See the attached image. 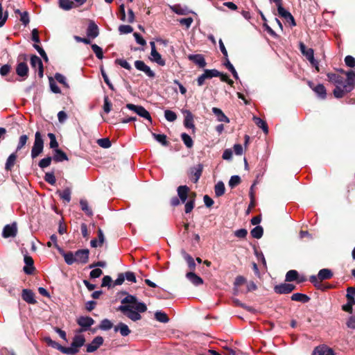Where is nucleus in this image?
Here are the masks:
<instances>
[{
  "instance_id": "obj_1",
  "label": "nucleus",
  "mask_w": 355,
  "mask_h": 355,
  "mask_svg": "<svg viewBox=\"0 0 355 355\" xmlns=\"http://www.w3.org/2000/svg\"><path fill=\"white\" fill-rule=\"evenodd\" d=\"M121 304L119 310L132 321L141 320V313L147 310V306L144 303L139 302L136 297L131 295H128L124 297L121 300Z\"/></svg>"
},
{
  "instance_id": "obj_2",
  "label": "nucleus",
  "mask_w": 355,
  "mask_h": 355,
  "mask_svg": "<svg viewBox=\"0 0 355 355\" xmlns=\"http://www.w3.org/2000/svg\"><path fill=\"white\" fill-rule=\"evenodd\" d=\"M329 82L335 85L334 95L336 98H341L346 93L351 91V88L347 84L346 80L341 76L336 73H329L327 74Z\"/></svg>"
},
{
  "instance_id": "obj_3",
  "label": "nucleus",
  "mask_w": 355,
  "mask_h": 355,
  "mask_svg": "<svg viewBox=\"0 0 355 355\" xmlns=\"http://www.w3.org/2000/svg\"><path fill=\"white\" fill-rule=\"evenodd\" d=\"M85 338L80 333H76L73 338L70 347L62 348V352L68 355H73L79 352V349L84 345Z\"/></svg>"
},
{
  "instance_id": "obj_4",
  "label": "nucleus",
  "mask_w": 355,
  "mask_h": 355,
  "mask_svg": "<svg viewBox=\"0 0 355 355\" xmlns=\"http://www.w3.org/2000/svg\"><path fill=\"white\" fill-rule=\"evenodd\" d=\"M44 148V140L42 135L40 132H36L35 135V141L33 146L31 149V157L33 159L36 158L43 151Z\"/></svg>"
},
{
  "instance_id": "obj_5",
  "label": "nucleus",
  "mask_w": 355,
  "mask_h": 355,
  "mask_svg": "<svg viewBox=\"0 0 355 355\" xmlns=\"http://www.w3.org/2000/svg\"><path fill=\"white\" fill-rule=\"evenodd\" d=\"M333 273L331 270L327 268L322 269L319 271L317 276L312 275L310 277V281L315 286H319L322 281L331 278Z\"/></svg>"
},
{
  "instance_id": "obj_6",
  "label": "nucleus",
  "mask_w": 355,
  "mask_h": 355,
  "mask_svg": "<svg viewBox=\"0 0 355 355\" xmlns=\"http://www.w3.org/2000/svg\"><path fill=\"white\" fill-rule=\"evenodd\" d=\"M300 49L302 53L306 57L311 64L315 67V69L319 71L318 62L314 59V53L312 49H306L305 45L301 42L300 44Z\"/></svg>"
},
{
  "instance_id": "obj_7",
  "label": "nucleus",
  "mask_w": 355,
  "mask_h": 355,
  "mask_svg": "<svg viewBox=\"0 0 355 355\" xmlns=\"http://www.w3.org/2000/svg\"><path fill=\"white\" fill-rule=\"evenodd\" d=\"M151 51L149 59L153 62L159 64V66H164L166 64L165 60L162 58L161 54L157 52L155 46V44L154 42H150Z\"/></svg>"
},
{
  "instance_id": "obj_8",
  "label": "nucleus",
  "mask_w": 355,
  "mask_h": 355,
  "mask_svg": "<svg viewBox=\"0 0 355 355\" xmlns=\"http://www.w3.org/2000/svg\"><path fill=\"white\" fill-rule=\"evenodd\" d=\"M93 318L88 316H80L77 319V323L80 326V329L76 331V333H81L89 329L94 324Z\"/></svg>"
},
{
  "instance_id": "obj_9",
  "label": "nucleus",
  "mask_w": 355,
  "mask_h": 355,
  "mask_svg": "<svg viewBox=\"0 0 355 355\" xmlns=\"http://www.w3.org/2000/svg\"><path fill=\"white\" fill-rule=\"evenodd\" d=\"M126 107L129 110L137 113L141 117H143V118L148 120L150 122L152 121L151 116H150L149 112L144 107L140 106V105H135L130 104V103L127 104Z\"/></svg>"
},
{
  "instance_id": "obj_10",
  "label": "nucleus",
  "mask_w": 355,
  "mask_h": 355,
  "mask_svg": "<svg viewBox=\"0 0 355 355\" xmlns=\"http://www.w3.org/2000/svg\"><path fill=\"white\" fill-rule=\"evenodd\" d=\"M89 251L87 249L79 250L75 252L76 263L85 264L89 261Z\"/></svg>"
},
{
  "instance_id": "obj_11",
  "label": "nucleus",
  "mask_w": 355,
  "mask_h": 355,
  "mask_svg": "<svg viewBox=\"0 0 355 355\" xmlns=\"http://www.w3.org/2000/svg\"><path fill=\"white\" fill-rule=\"evenodd\" d=\"M135 66L139 71H143L149 78H154L155 73L150 68L145 64L144 61L137 60L135 62Z\"/></svg>"
},
{
  "instance_id": "obj_12",
  "label": "nucleus",
  "mask_w": 355,
  "mask_h": 355,
  "mask_svg": "<svg viewBox=\"0 0 355 355\" xmlns=\"http://www.w3.org/2000/svg\"><path fill=\"white\" fill-rule=\"evenodd\" d=\"M17 232V227L16 223L6 225L2 232V236L4 238L15 237Z\"/></svg>"
},
{
  "instance_id": "obj_13",
  "label": "nucleus",
  "mask_w": 355,
  "mask_h": 355,
  "mask_svg": "<svg viewBox=\"0 0 355 355\" xmlns=\"http://www.w3.org/2000/svg\"><path fill=\"white\" fill-rule=\"evenodd\" d=\"M295 288V286L292 284H282L275 286L274 290L275 293L279 294H286L292 292Z\"/></svg>"
},
{
  "instance_id": "obj_14",
  "label": "nucleus",
  "mask_w": 355,
  "mask_h": 355,
  "mask_svg": "<svg viewBox=\"0 0 355 355\" xmlns=\"http://www.w3.org/2000/svg\"><path fill=\"white\" fill-rule=\"evenodd\" d=\"M103 338L101 336L95 337L91 343L87 345V352L89 353L95 352L103 343Z\"/></svg>"
},
{
  "instance_id": "obj_15",
  "label": "nucleus",
  "mask_w": 355,
  "mask_h": 355,
  "mask_svg": "<svg viewBox=\"0 0 355 355\" xmlns=\"http://www.w3.org/2000/svg\"><path fill=\"white\" fill-rule=\"evenodd\" d=\"M31 67L36 69H38L39 76L40 77L43 76V64L41 59L37 55H32L31 58Z\"/></svg>"
},
{
  "instance_id": "obj_16",
  "label": "nucleus",
  "mask_w": 355,
  "mask_h": 355,
  "mask_svg": "<svg viewBox=\"0 0 355 355\" xmlns=\"http://www.w3.org/2000/svg\"><path fill=\"white\" fill-rule=\"evenodd\" d=\"M203 166L202 164H198L196 166L191 168V179L193 182H197L201 176Z\"/></svg>"
},
{
  "instance_id": "obj_17",
  "label": "nucleus",
  "mask_w": 355,
  "mask_h": 355,
  "mask_svg": "<svg viewBox=\"0 0 355 355\" xmlns=\"http://www.w3.org/2000/svg\"><path fill=\"white\" fill-rule=\"evenodd\" d=\"M309 85L317 94L318 97L322 99H324L326 98V89L323 85L319 84L314 87L311 82H309Z\"/></svg>"
},
{
  "instance_id": "obj_18",
  "label": "nucleus",
  "mask_w": 355,
  "mask_h": 355,
  "mask_svg": "<svg viewBox=\"0 0 355 355\" xmlns=\"http://www.w3.org/2000/svg\"><path fill=\"white\" fill-rule=\"evenodd\" d=\"M22 299L28 304H34L37 302L33 292L28 289H24L21 293Z\"/></svg>"
},
{
  "instance_id": "obj_19",
  "label": "nucleus",
  "mask_w": 355,
  "mask_h": 355,
  "mask_svg": "<svg viewBox=\"0 0 355 355\" xmlns=\"http://www.w3.org/2000/svg\"><path fill=\"white\" fill-rule=\"evenodd\" d=\"M59 252L63 256L65 262L68 265H72L76 263V257L75 253L71 252H65L62 248H59Z\"/></svg>"
},
{
  "instance_id": "obj_20",
  "label": "nucleus",
  "mask_w": 355,
  "mask_h": 355,
  "mask_svg": "<svg viewBox=\"0 0 355 355\" xmlns=\"http://www.w3.org/2000/svg\"><path fill=\"white\" fill-rule=\"evenodd\" d=\"M16 73L21 77H26L28 73V67L25 62H20L16 67Z\"/></svg>"
},
{
  "instance_id": "obj_21",
  "label": "nucleus",
  "mask_w": 355,
  "mask_h": 355,
  "mask_svg": "<svg viewBox=\"0 0 355 355\" xmlns=\"http://www.w3.org/2000/svg\"><path fill=\"white\" fill-rule=\"evenodd\" d=\"M186 277L195 286H199L203 284L202 279L193 272H187Z\"/></svg>"
},
{
  "instance_id": "obj_22",
  "label": "nucleus",
  "mask_w": 355,
  "mask_h": 355,
  "mask_svg": "<svg viewBox=\"0 0 355 355\" xmlns=\"http://www.w3.org/2000/svg\"><path fill=\"white\" fill-rule=\"evenodd\" d=\"M189 189L187 186H180L178 188V194L181 200V202L184 203L187 199Z\"/></svg>"
},
{
  "instance_id": "obj_23",
  "label": "nucleus",
  "mask_w": 355,
  "mask_h": 355,
  "mask_svg": "<svg viewBox=\"0 0 355 355\" xmlns=\"http://www.w3.org/2000/svg\"><path fill=\"white\" fill-rule=\"evenodd\" d=\"M87 35L89 37L92 39L96 38L98 35V28L94 22H90L87 31Z\"/></svg>"
},
{
  "instance_id": "obj_24",
  "label": "nucleus",
  "mask_w": 355,
  "mask_h": 355,
  "mask_svg": "<svg viewBox=\"0 0 355 355\" xmlns=\"http://www.w3.org/2000/svg\"><path fill=\"white\" fill-rule=\"evenodd\" d=\"M189 59L195 62L200 67H204L206 66V62L202 55H189Z\"/></svg>"
},
{
  "instance_id": "obj_25",
  "label": "nucleus",
  "mask_w": 355,
  "mask_h": 355,
  "mask_svg": "<svg viewBox=\"0 0 355 355\" xmlns=\"http://www.w3.org/2000/svg\"><path fill=\"white\" fill-rule=\"evenodd\" d=\"M171 10L178 15H187L191 11L186 6H181L180 5H174L170 6Z\"/></svg>"
},
{
  "instance_id": "obj_26",
  "label": "nucleus",
  "mask_w": 355,
  "mask_h": 355,
  "mask_svg": "<svg viewBox=\"0 0 355 355\" xmlns=\"http://www.w3.org/2000/svg\"><path fill=\"white\" fill-rule=\"evenodd\" d=\"M212 112L215 114V116L217 117V119L218 121L225 122V123L230 122V119H228V117L226 116V115L223 112V111L220 109L217 108V107H213Z\"/></svg>"
},
{
  "instance_id": "obj_27",
  "label": "nucleus",
  "mask_w": 355,
  "mask_h": 355,
  "mask_svg": "<svg viewBox=\"0 0 355 355\" xmlns=\"http://www.w3.org/2000/svg\"><path fill=\"white\" fill-rule=\"evenodd\" d=\"M24 262L26 264V266L24 267V271L26 274H31L34 270L33 260L32 257L29 256H25Z\"/></svg>"
},
{
  "instance_id": "obj_28",
  "label": "nucleus",
  "mask_w": 355,
  "mask_h": 355,
  "mask_svg": "<svg viewBox=\"0 0 355 355\" xmlns=\"http://www.w3.org/2000/svg\"><path fill=\"white\" fill-rule=\"evenodd\" d=\"M341 72L346 75L347 84L349 86V87L351 88V90H352L353 88V86L355 85V71H350L348 72H344L343 71H341Z\"/></svg>"
},
{
  "instance_id": "obj_29",
  "label": "nucleus",
  "mask_w": 355,
  "mask_h": 355,
  "mask_svg": "<svg viewBox=\"0 0 355 355\" xmlns=\"http://www.w3.org/2000/svg\"><path fill=\"white\" fill-rule=\"evenodd\" d=\"M115 331H119L121 336H127L130 334V330L129 329L127 324L120 322L117 326L114 328Z\"/></svg>"
},
{
  "instance_id": "obj_30",
  "label": "nucleus",
  "mask_w": 355,
  "mask_h": 355,
  "mask_svg": "<svg viewBox=\"0 0 355 355\" xmlns=\"http://www.w3.org/2000/svg\"><path fill=\"white\" fill-rule=\"evenodd\" d=\"M59 6L64 10H69L74 7V3L70 0H59Z\"/></svg>"
},
{
  "instance_id": "obj_31",
  "label": "nucleus",
  "mask_w": 355,
  "mask_h": 355,
  "mask_svg": "<svg viewBox=\"0 0 355 355\" xmlns=\"http://www.w3.org/2000/svg\"><path fill=\"white\" fill-rule=\"evenodd\" d=\"M53 159L55 162H62L64 160H67L68 157H67V155L63 151L57 148L55 150V155L53 156Z\"/></svg>"
},
{
  "instance_id": "obj_32",
  "label": "nucleus",
  "mask_w": 355,
  "mask_h": 355,
  "mask_svg": "<svg viewBox=\"0 0 355 355\" xmlns=\"http://www.w3.org/2000/svg\"><path fill=\"white\" fill-rule=\"evenodd\" d=\"M253 121L255 123V124L258 127L261 128L266 134H267L268 132V128L267 124L263 120H262L261 119H260L259 117L254 116Z\"/></svg>"
},
{
  "instance_id": "obj_33",
  "label": "nucleus",
  "mask_w": 355,
  "mask_h": 355,
  "mask_svg": "<svg viewBox=\"0 0 355 355\" xmlns=\"http://www.w3.org/2000/svg\"><path fill=\"white\" fill-rule=\"evenodd\" d=\"M291 300L296 302H307L309 300V297L304 294L296 293L292 295Z\"/></svg>"
},
{
  "instance_id": "obj_34",
  "label": "nucleus",
  "mask_w": 355,
  "mask_h": 355,
  "mask_svg": "<svg viewBox=\"0 0 355 355\" xmlns=\"http://www.w3.org/2000/svg\"><path fill=\"white\" fill-rule=\"evenodd\" d=\"M277 6L278 13L282 17L284 18L286 20L291 19V14L282 7V3L278 4Z\"/></svg>"
},
{
  "instance_id": "obj_35",
  "label": "nucleus",
  "mask_w": 355,
  "mask_h": 355,
  "mask_svg": "<svg viewBox=\"0 0 355 355\" xmlns=\"http://www.w3.org/2000/svg\"><path fill=\"white\" fill-rule=\"evenodd\" d=\"M184 125L188 128H194L193 118L190 112H187L184 119Z\"/></svg>"
},
{
  "instance_id": "obj_36",
  "label": "nucleus",
  "mask_w": 355,
  "mask_h": 355,
  "mask_svg": "<svg viewBox=\"0 0 355 355\" xmlns=\"http://www.w3.org/2000/svg\"><path fill=\"white\" fill-rule=\"evenodd\" d=\"M191 195L192 196H190L189 200L185 204L184 210L187 214L190 213L194 207L196 195L195 193H192Z\"/></svg>"
},
{
  "instance_id": "obj_37",
  "label": "nucleus",
  "mask_w": 355,
  "mask_h": 355,
  "mask_svg": "<svg viewBox=\"0 0 355 355\" xmlns=\"http://www.w3.org/2000/svg\"><path fill=\"white\" fill-rule=\"evenodd\" d=\"M60 197L64 201L69 202L71 200V189L66 188L62 191H58Z\"/></svg>"
},
{
  "instance_id": "obj_38",
  "label": "nucleus",
  "mask_w": 355,
  "mask_h": 355,
  "mask_svg": "<svg viewBox=\"0 0 355 355\" xmlns=\"http://www.w3.org/2000/svg\"><path fill=\"white\" fill-rule=\"evenodd\" d=\"M182 255H183L184 259L187 262V264H188L189 268L191 270H194L195 268H196V263H195V261H194L193 259L192 258V257L190 256L189 254L186 253L185 252H182Z\"/></svg>"
},
{
  "instance_id": "obj_39",
  "label": "nucleus",
  "mask_w": 355,
  "mask_h": 355,
  "mask_svg": "<svg viewBox=\"0 0 355 355\" xmlns=\"http://www.w3.org/2000/svg\"><path fill=\"white\" fill-rule=\"evenodd\" d=\"M225 191V185L223 182H218L214 188L215 194L216 196L219 197L224 194Z\"/></svg>"
},
{
  "instance_id": "obj_40",
  "label": "nucleus",
  "mask_w": 355,
  "mask_h": 355,
  "mask_svg": "<svg viewBox=\"0 0 355 355\" xmlns=\"http://www.w3.org/2000/svg\"><path fill=\"white\" fill-rule=\"evenodd\" d=\"M329 347L325 345H321L315 347L313 352V355H326Z\"/></svg>"
},
{
  "instance_id": "obj_41",
  "label": "nucleus",
  "mask_w": 355,
  "mask_h": 355,
  "mask_svg": "<svg viewBox=\"0 0 355 355\" xmlns=\"http://www.w3.org/2000/svg\"><path fill=\"white\" fill-rule=\"evenodd\" d=\"M155 318L157 321L163 322V323H166L169 320L167 315L165 313L162 312V311H157L155 313Z\"/></svg>"
},
{
  "instance_id": "obj_42",
  "label": "nucleus",
  "mask_w": 355,
  "mask_h": 355,
  "mask_svg": "<svg viewBox=\"0 0 355 355\" xmlns=\"http://www.w3.org/2000/svg\"><path fill=\"white\" fill-rule=\"evenodd\" d=\"M263 228L261 226H257L251 231V235L254 239H260L263 235Z\"/></svg>"
},
{
  "instance_id": "obj_43",
  "label": "nucleus",
  "mask_w": 355,
  "mask_h": 355,
  "mask_svg": "<svg viewBox=\"0 0 355 355\" xmlns=\"http://www.w3.org/2000/svg\"><path fill=\"white\" fill-rule=\"evenodd\" d=\"M16 159L17 155L15 153H12L8 157L6 164V168L7 170H10L12 168V166L15 165Z\"/></svg>"
},
{
  "instance_id": "obj_44",
  "label": "nucleus",
  "mask_w": 355,
  "mask_h": 355,
  "mask_svg": "<svg viewBox=\"0 0 355 355\" xmlns=\"http://www.w3.org/2000/svg\"><path fill=\"white\" fill-rule=\"evenodd\" d=\"M353 292L352 291V287H349L347 289V302L349 304H350L352 306L354 305L355 304V300H354V297H355V295H353Z\"/></svg>"
},
{
  "instance_id": "obj_45",
  "label": "nucleus",
  "mask_w": 355,
  "mask_h": 355,
  "mask_svg": "<svg viewBox=\"0 0 355 355\" xmlns=\"http://www.w3.org/2000/svg\"><path fill=\"white\" fill-rule=\"evenodd\" d=\"M45 342L49 345L54 348L58 349L62 352V348H65V347L61 346L60 344L51 340L49 337H46L44 338Z\"/></svg>"
},
{
  "instance_id": "obj_46",
  "label": "nucleus",
  "mask_w": 355,
  "mask_h": 355,
  "mask_svg": "<svg viewBox=\"0 0 355 355\" xmlns=\"http://www.w3.org/2000/svg\"><path fill=\"white\" fill-rule=\"evenodd\" d=\"M80 205L82 210L84 211L87 215H89V216L92 215V211L91 209L89 208L87 200H81L80 201Z\"/></svg>"
},
{
  "instance_id": "obj_47",
  "label": "nucleus",
  "mask_w": 355,
  "mask_h": 355,
  "mask_svg": "<svg viewBox=\"0 0 355 355\" xmlns=\"http://www.w3.org/2000/svg\"><path fill=\"white\" fill-rule=\"evenodd\" d=\"M298 273L296 270H291L287 272L286 275V280L287 282H292L295 280L297 278Z\"/></svg>"
},
{
  "instance_id": "obj_48",
  "label": "nucleus",
  "mask_w": 355,
  "mask_h": 355,
  "mask_svg": "<svg viewBox=\"0 0 355 355\" xmlns=\"http://www.w3.org/2000/svg\"><path fill=\"white\" fill-rule=\"evenodd\" d=\"M181 137L187 147H188V148L192 147L193 140L189 135H187L186 133H182L181 135Z\"/></svg>"
},
{
  "instance_id": "obj_49",
  "label": "nucleus",
  "mask_w": 355,
  "mask_h": 355,
  "mask_svg": "<svg viewBox=\"0 0 355 355\" xmlns=\"http://www.w3.org/2000/svg\"><path fill=\"white\" fill-rule=\"evenodd\" d=\"M112 327V323L108 319H104L101 321L99 328L102 330H109Z\"/></svg>"
},
{
  "instance_id": "obj_50",
  "label": "nucleus",
  "mask_w": 355,
  "mask_h": 355,
  "mask_svg": "<svg viewBox=\"0 0 355 355\" xmlns=\"http://www.w3.org/2000/svg\"><path fill=\"white\" fill-rule=\"evenodd\" d=\"M92 49L98 59H103V50L100 46H98L97 44H94L92 45Z\"/></svg>"
},
{
  "instance_id": "obj_51",
  "label": "nucleus",
  "mask_w": 355,
  "mask_h": 355,
  "mask_svg": "<svg viewBox=\"0 0 355 355\" xmlns=\"http://www.w3.org/2000/svg\"><path fill=\"white\" fill-rule=\"evenodd\" d=\"M164 116L167 121L171 122L175 121L177 119L176 114L174 112L168 110L164 112Z\"/></svg>"
},
{
  "instance_id": "obj_52",
  "label": "nucleus",
  "mask_w": 355,
  "mask_h": 355,
  "mask_svg": "<svg viewBox=\"0 0 355 355\" xmlns=\"http://www.w3.org/2000/svg\"><path fill=\"white\" fill-rule=\"evenodd\" d=\"M205 73L207 77V78H211L213 77H218L221 75V73L219 72L216 69H206Z\"/></svg>"
},
{
  "instance_id": "obj_53",
  "label": "nucleus",
  "mask_w": 355,
  "mask_h": 355,
  "mask_svg": "<svg viewBox=\"0 0 355 355\" xmlns=\"http://www.w3.org/2000/svg\"><path fill=\"white\" fill-rule=\"evenodd\" d=\"M97 144L102 148H107L111 146V142L108 138L99 139Z\"/></svg>"
},
{
  "instance_id": "obj_54",
  "label": "nucleus",
  "mask_w": 355,
  "mask_h": 355,
  "mask_svg": "<svg viewBox=\"0 0 355 355\" xmlns=\"http://www.w3.org/2000/svg\"><path fill=\"white\" fill-rule=\"evenodd\" d=\"M48 137L50 139V144H49L50 148L57 149L58 147V143L56 140L55 135L53 133H49Z\"/></svg>"
},
{
  "instance_id": "obj_55",
  "label": "nucleus",
  "mask_w": 355,
  "mask_h": 355,
  "mask_svg": "<svg viewBox=\"0 0 355 355\" xmlns=\"http://www.w3.org/2000/svg\"><path fill=\"white\" fill-rule=\"evenodd\" d=\"M28 139V138L27 135H21L19 139V143L17 146V150H21L26 145Z\"/></svg>"
},
{
  "instance_id": "obj_56",
  "label": "nucleus",
  "mask_w": 355,
  "mask_h": 355,
  "mask_svg": "<svg viewBox=\"0 0 355 355\" xmlns=\"http://www.w3.org/2000/svg\"><path fill=\"white\" fill-rule=\"evenodd\" d=\"M153 136L158 142L161 143L162 145H167L166 135L153 133Z\"/></svg>"
},
{
  "instance_id": "obj_57",
  "label": "nucleus",
  "mask_w": 355,
  "mask_h": 355,
  "mask_svg": "<svg viewBox=\"0 0 355 355\" xmlns=\"http://www.w3.org/2000/svg\"><path fill=\"white\" fill-rule=\"evenodd\" d=\"M241 182V178L238 175H233L231 177L229 181V186L232 188H234L236 185H238Z\"/></svg>"
},
{
  "instance_id": "obj_58",
  "label": "nucleus",
  "mask_w": 355,
  "mask_h": 355,
  "mask_svg": "<svg viewBox=\"0 0 355 355\" xmlns=\"http://www.w3.org/2000/svg\"><path fill=\"white\" fill-rule=\"evenodd\" d=\"M51 160L52 158L51 157H45L40 161L39 166L42 168H44L51 164Z\"/></svg>"
},
{
  "instance_id": "obj_59",
  "label": "nucleus",
  "mask_w": 355,
  "mask_h": 355,
  "mask_svg": "<svg viewBox=\"0 0 355 355\" xmlns=\"http://www.w3.org/2000/svg\"><path fill=\"white\" fill-rule=\"evenodd\" d=\"M46 245L49 248H51V246L53 245L55 248H56L58 249V251H59V248H60L57 243V236L55 234H53L51 236L50 241H49Z\"/></svg>"
},
{
  "instance_id": "obj_60",
  "label": "nucleus",
  "mask_w": 355,
  "mask_h": 355,
  "mask_svg": "<svg viewBox=\"0 0 355 355\" xmlns=\"http://www.w3.org/2000/svg\"><path fill=\"white\" fill-rule=\"evenodd\" d=\"M44 180L46 182L51 184H54L55 183V177L53 173H46L45 174Z\"/></svg>"
},
{
  "instance_id": "obj_61",
  "label": "nucleus",
  "mask_w": 355,
  "mask_h": 355,
  "mask_svg": "<svg viewBox=\"0 0 355 355\" xmlns=\"http://www.w3.org/2000/svg\"><path fill=\"white\" fill-rule=\"evenodd\" d=\"M119 31L122 34H128L132 32L133 28L129 25H121L119 27Z\"/></svg>"
},
{
  "instance_id": "obj_62",
  "label": "nucleus",
  "mask_w": 355,
  "mask_h": 355,
  "mask_svg": "<svg viewBox=\"0 0 355 355\" xmlns=\"http://www.w3.org/2000/svg\"><path fill=\"white\" fill-rule=\"evenodd\" d=\"M180 24L184 26L187 28H189L191 24L193 23V20L191 17L188 18H184L179 20Z\"/></svg>"
},
{
  "instance_id": "obj_63",
  "label": "nucleus",
  "mask_w": 355,
  "mask_h": 355,
  "mask_svg": "<svg viewBox=\"0 0 355 355\" xmlns=\"http://www.w3.org/2000/svg\"><path fill=\"white\" fill-rule=\"evenodd\" d=\"M55 78L57 81H58L60 83L62 84L64 87H66L67 88L69 87V85L66 82V78L63 75H62L60 73H56L55 76Z\"/></svg>"
},
{
  "instance_id": "obj_64",
  "label": "nucleus",
  "mask_w": 355,
  "mask_h": 355,
  "mask_svg": "<svg viewBox=\"0 0 355 355\" xmlns=\"http://www.w3.org/2000/svg\"><path fill=\"white\" fill-rule=\"evenodd\" d=\"M345 62L347 66L354 67L355 66V59L351 55H347L345 58Z\"/></svg>"
}]
</instances>
